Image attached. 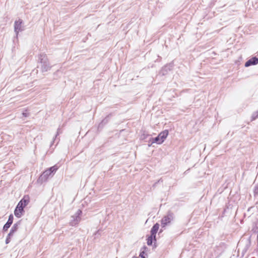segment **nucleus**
<instances>
[{
    "label": "nucleus",
    "mask_w": 258,
    "mask_h": 258,
    "mask_svg": "<svg viewBox=\"0 0 258 258\" xmlns=\"http://www.w3.org/2000/svg\"><path fill=\"white\" fill-rule=\"evenodd\" d=\"M29 196H25L19 202L14 211V214L17 217L20 218L23 215L24 208L29 204Z\"/></svg>",
    "instance_id": "f257e3e1"
},
{
    "label": "nucleus",
    "mask_w": 258,
    "mask_h": 258,
    "mask_svg": "<svg viewBox=\"0 0 258 258\" xmlns=\"http://www.w3.org/2000/svg\"><path fill=\"white\" fill-rule=\"evenodd\" d=\"M39 62L41 64L40 69L43 73L49 71L51 66H50L47 56L44 54H40L39 56Z\"/></svg>",
    "instance_id": "f03ea898"
},
{
    "label": "nucleus",
    "mask_w": 258,
    "mask_h": 258,
    "mask_svg": "<svg viewBox=\"0 0 258 258\" xmlns=\"http://www.w3.org/2000/svg\"><path fill=\"white\" fill-rule=\"evenodd\" d=\"M82 214V211L79 209L76 213L71 217V219L69 222V224L72 226H75L77 225L81 220V215Z\"/></svg>",
    "instance_id": "7ed1b4c3"
},
{
    "label": "nucleus",
    "mask_w": 258,
    "mask_h": 258,
    "mask_svg": "<svg viewBox=\"0 0 258 258\" xmlns=\"http://www.w3.org/2000/svg\"><path fill=\"white\" fill-rule=\"evenodd\" d=\"M57 169L58 167L56 165L51 167L43 172L40 176V178L42 180H47L49 176H52Z\"/></svg>",
    "instance_id": "20e7f679"
},
{
    "label": "nucleus",
    "mask_w": 258,
    "mask_h": 258,
    "mask_svg": "<svg viewBox=\"0 0 258 258\" xmlns=\"http://www.w3.org/2000/svg\"><path fill=\"white\" fill-rule=\"evenodd\" d=\"M168 135V131L167 130H165L161 132L157 137L152 139V143H157L158 144L162 143L167 138Z\"/></svg>",
    "instance_id": "39448f33"
},
{
    "label": "nucleus",
    "mask_w": 258,
    "mask_h": 258,
    "mask_svg": "<svg viewBox=\"0 0 258 258\" xmlns=\"http://www.w3.org/2000/svg\"><path fill=\"white\" fill-rule=\"evenodd\" d=\"M173 219V214L171 212H168L167 215L164 216L161 220L162 227H165L170 223Z\"/></svg>",
    "instance_id": "423d86ee"
},
{
    "label": "nucleus",
    "mask_w": 258,
    "mask_h": 258,
    "mask_svg": "<svg viewBox=\"0 0 258 258\" xmlns=\"http://www.w3.org/2000/svg\"><path fill=\"white\" fill-rule=\"evenodd\" d=\"M23 21L21 19H19L18 21H16L14 24V30L16 33L17 36L18 35L19 32L23 30Z\"/></svg>",
    "instance_id": "0eeeda50"
},
{
    "label": "nucleus",
    "mask_w": 258,
    "mask_h": 258,
    "mask_svg": "<svg viewBox=\"0 0 258 258\" xmlns=\"http://www.w3.org/2000/svg\"><path fill=\"white\" fill-rule=\"evenodd\" d=\"M258 63V58L253 57L247 61L245 63V67H248L251 65H255Z\"/></svg>",
    "instance_id": "6e6552de"
},
{
    "label": "nucleus",
    "mask_w": 258,
    "mask_h": 258,
    "mask_svg": "<svg viewBox=\"0 0 258 258\" xmlns=\"http://www.w3.org/2000/svg\"><path fill=\"white\" fill-rule=\"evenodd\" d=\"M13 215L12 214H11L9 216L8 220L7 222L5 224V225L3 227V230L6 231L8 230V229L10 228L12 224L13 223Z\"/></svg>",
    "instance_id": "1a4fd4ad"
},
{
    "label": "nucleus",
    "mask_w": 258,
    "mask_h": 258,
    "mask_svg": "<svg viewBox=\"0 0 258 258\" xmlns=\"http://www.w3.org/2000/svg\"><path fill=\"white\" fill-rule=\"evenodd\" d=\"M159 228V225L158 223H156L153 226V227L151 229V235L153 236L154 238H155L156 233L157 232Z\"/></svg>",
    "instance_id": "9d476101"
},
{
    "label": "nucleus",
    "mask_w": 258,
    "mask_h": 258,
    "mask_svg": "<svg viewBox=\"0 0 258 258\" xmlns=\"http://www.w3.org/2000/svg\"><path fill=\"white\" fill-rule=\"evenodd\" d=\"M20 222L21 221H20L14 224V225L13 226L10 230L11 234H14V233L17 230V229H18V227L20 224Z\"/></svg>",
    "instance_id": "9b49d317"
},
{
    "label": "nucleus",
    "mask_w": 258,
    "mask_h": 258,
    "mask_svg": "<svg viewBox=\"0 0 258 258\" xmlns=\"http://www.w3.org/2000/svg\"><path fill=\"white\" fill-rule=\"evenodd\" d=\"M13 235V234H11V232L8 234L6 240V243L8 244L10 242L11 237Z\"/></svg>",
    "instance_id": "f8f14e48"
},
{
    "label": "nucleus",
    "mask_w": 258,
    "mask_h": 258,
    "mask_svg": "<svg viewBox=\"0 0 258 258\" xmlns=\"http://www.w3.org/2000/svg\"><path fill=\"white\" fill-rule=\"evenodd\" d=\"M154 237L153 236L151 235L150 237H149L147 239V244L148 245H151L152 244L153 242V238Z\"/></svg>",
    "instance_id": "ddd939ff"
},
{
    "label": "nucleus",
    "mask_w": 258,
    "mask_h": 258,
    "mask_svg": "<svg viewBox=\"0 0 258 258\" xmlns=\"http://www.w3.org/2000/svg\"><path fill=\"white\" fill-rule=\"evenodd\" d=\"M258 117V111H256L253 113L251 116V120H255L256 118Z\"/></svg>",
    "instance_id": "4468645a"
},
{
    "label": "nucleus",
    "mask_w": 258,
    "mask_h": 258,
    "mask_svg": "<svg viewBox=\"0 0 258 258\" xmlns=\"http://www.w3.org/2000/svg\"><path fill=\"white\" fill-rule=\"evenodd\" d=\"M254 196H255L256 195H258V184L256 185L254 187Z\"/></svg>",
    "instance_id": "2eb2a0df"
},
{
    "label": "nucleus",
    "mask_w": 258,
    "mask_h": 258,
    "mask_svg": "<svg viewBox=\"0 0 258 258\" xmlns=\"http://www.w3.org/2000/svg\"><path fill=\"white\" fill-rule=\"evenodd\" d=\"M146 255H147V254H146V253L143 251L142 252H141L140 254V256L142 257V258H146Z\"/></svg>",
    "instance_id": "dca6fc26"
},
{
    "label": "nucleus",
    "mask_w": 258,
    "mask_h": 258,
    "mask_svg": "<svg viewBox=\"0 0 258 258\" xmlns=\"http://www.w3.org/2000/svg\"><path fill=\"white\" fill-rule=\"evenodd\" d=\"M22 115H23L24 116H25V117H27V116H28V114H27V113H25V112H23V113H22Z\"/></svg>",
    "instance_id": "f3484780"
},
{
    "label": "nucleus",
    "mask_w": 258,
    "mask_h": 258,
    "mask_svg": "<svg viewBox=\"0 0 258 258\" xmlns=\"http://www.w3.org/2000/svg\"><path fill=\"white\" fill-rule=\"evenodd\" d=\"M59 133V128H58L57 129V134L56 135V136L58 135ZM56 136H55L56 137Z\"/></svg>",
    "instance_id": "a211bd4d"
}]
</instances>
